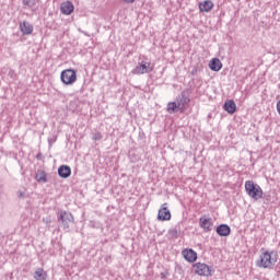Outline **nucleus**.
I'll return each instance as SVG.
<instances>
[{
  "label": "nucleus",
  "mask_w": 280,
  "mask_h": 280,
  "mask_svg": "<svg viewBox=\"0 0 280 280\" xmlns=\"http://www.w3.org/2000/svg\"><path fill=\"white\" fill-rule=\"evenodd\" d=\"M180 110V105H178V102H170L167 104V113H178Z\"/></svg>",
  "instance_id": "20"
},
{
  "label": "nucleus",
  "mask_w": 280,
  "mask_h": 280,
  "mask_svg": "<svg viewBox=\"0 0 280 280\" xmlns=\"http://www.w3.org/2000/svg\"><path fill=\"white\" fill-rule=\"evenodd\" d=\"M43 222H45V224H49L51 222V218L50 217L45 218L43 219Z\"/></svg>",
  "instance_id": "24"
},
{
  "label": "nucleus",
  "mask_w": 280,
  "mask_h": 280,
  "mask_svg": "<svg viewBox=\"0 0 280 280\" xmlns=\"http://www.w3.org/2000/svg\"><path fill=\"white\" fill-rule=\"evenodd\" d=\"M199 10L200 12H211V10H213V2L210 0H206L199 3Z\"/></svg>",
  "instance_id": "16"
},
{
  "label": "nucleus",
  "mask_w": 280,
  "mask_h": 280,
  "mask_svg": "<svg viewBox=\"0 0 280 280\" xmlns=\"http://www.w3.org/2000/svg\"><path fill=\"white\" fill-rule=\"evenodd\" d=\"M25 196H26V191L25 190H19L18 191V198L25 199Z\"/></svg>",
  "instance_id": "23"
},
{
  "label": "nucleus",
  "mask_w": 280,
  "mask_h": 280,
  "mask_svg": "<svg viewBox=\"0 0 280 280\" xmlns=\"http://www.w3.org/2000/svg\"><path fill=\"white\" fill-rule=\"evenodd\" d=\"M199 226L205 233H210V231H213V219L201 217L199 219Z\"/></svg>",
  "instance_id": "6"
},
{
  "label": "nucleus",
  "mask_w": 280,
  "mask_h": 280,
  "mask_svg": "<svg viewBox=\"0 0 280 280\" xmlns=\"http://www.w3.org/2000/svg\"><path fill=\"white\" fill-rule=\"evenodd\" d=\"M73 3L71 1H67V2H63L61 3V7H60V11L62 12V14H71V12H73Z\"/></svg>",
  "instance_id": "15"
},
{
  "label": "nucleus",
  "mask_w": 280,
  "mask_h": 280,
  "mask_svg": "<svg viewBox=\"0 0 280 280\" xmlns=\"http://www.w3.org/2000/svg\"><path fill=\"white\" fill-rule=\"evenodd\" d=\"M189 102H191V100H189V96H187L185 92H183L180 97L177 98L179 110H185V106L189 104Z\"/></svg>",
  "instance_id": "13"
},
{
  "label": "nucleus",
  "mask_w": 280,
  "mask_h": 280,
  "mask_svg": "<svg viewBox=\"0 0 280 280\" xmlns=\"http://www.w3.org/2000/svg\"><path fill=\"white\" fill-rule=\"evenodd\" d=\"M93 141H102V133L95 132L92 137Z\"/></svg>",
  "instance_id": "22"
},
{
  "label": "nucleus",
  "mask_w": 280,
  "mask_h": 280,
  "mask_svg": "<svg viewBox=\"0 0 280 280\" xmlns=\"http://www.w3.org/2000/svg\"><path fill=\"white\" fill-rule=\"evenodd\" d=\"M223 108L229 115H233L237 110V104H235V101L230 100L224 103Z\"/></svg>",
  "instance_id": "12"
},
{
  "label": "nucleus",
  "mask_w": 280,
  "mask_h": 280,
  "mask_svg": "<svg viewBox=\"0 0 280 280\" xmlns=\"http://www.w3.org/2000/svg\"><path fill=\"white\" fill-rule=\"evenodd\" d=\"M125 3H135L136 0H122Z\"/></svg>",
  "instance_id": "25"
},
{
  "label": "nucleus",
  "mask_w": 280,
  "mask_h": 280,
  "mask_svg": "<svg viewBox=\"0 0 280 280\" xmlns=\"http://www.w3.org/2000/svg\"><path fill=\"white\" fill-rule=\"evenodd\" d=\"M35 179L37 183H47V173L45 171L38 170Z\"/></svg>",
  "instance_id": "18"
},
{
  "label": "nucleus",
  "mask_w": 280,
  "mask_h": 280,
  "mask_svg": "<svg viewBox=\"0 0 280 280\" xmlns=\"http://www.w3.org/2000/svg\"><path fill=\"white\" fill-rule=\"evenodd\" d=\"M22 3L26 8H35V5L38 3V0H22Z\"/></svg>",
  "instance_id": "21"
},
{
  "label": "nucleus",
  "mask_w": 280,
  "mask_h": 280,
  "mask_svg": "<svg viewBox=\"0 0 280 280\" xmlns=\"http://www.w3.org/2000/svg\"><path fill=\"white\" fill-rule=\"evenodd\" d=\"M245 191L249 198H253V200H261V198H264L261 186L255 184L253 180L245 182Z\"/></svg>",
  "instance_id": "1"
},
{
  "label": "nucleus",
  "mask_w": 280,
  "mask_h": 280,
  "mask_svg": "<svg viewBox=\"0 0 280 280\" xmlns=\"http://www.w3.org/2000/svg\"><path fill=\"white\" fill-rule=\"evenodd\" d=\"M20 31L22 32V34L24 36H30V34H32V32H34V26H32V24H30V22H22V23H20Z\"/></svg>",
  "instance_id": "11"
},
{
  "label": "nucleus",
  "mask_w": 280,
  "mask_h": 280,
  "mask_svg": "<svg viewBox=\"0 0 280 280\" xmlns=\"http://www.w3.org/2000/svg\"><path fill=\"white\" fill-rule=\"evenodd\" d=\"M58 175L60 178H69V176H71V167L68 165H61L58 168Z\"/></svg>",
  "instance_id": "14"
},
{
  "label": "nucleus",
  "mask_w": 280,
  "mask_h": 280,
  "mask_svg": "<svg viewBox=\"0 0 280 280\" xmlns=\"http://www.w3.org/2000/svg\"><path fill=\"white\" fill-rule=\"evenodd\" d=\"M58 220L61 222L62 229L69 231V224L73 223V214H71V212L61 211Z\"/></svg>",
  "instance_id": "5"
},
{
  "label": "nucleus",
  "mask_w": 280,
  "mask_h": 280,
  "mask_svg": "<svg viewBox=\"0 0 280 280\" xmlns=\"http://www.w3.org/2000/svg\"><path fill=\"white\" fill-rule=\"evenodd\" d=\"M35 280H47V272L43 268H38L34 273Z\"/></svg>",
  "instance_id": "19"
},
{
  "label": "nucleus",
  "mask_w": 280,
  "mask_h": 280,
  "mask_svg": "<svg viewBox=\"0 0 280 280\" xmlns=\"http://www.w3.org/2000/svg\"><path fill=\"white\" fill-rule=\"evenodd\" d=\"M209 68L211 71H220V69H222V61L218 58H213L209 63Z\"/></svg>",
  "instance_id": "17"
},
{
  "label": "nucleus",
  "mask_w": 280,
  "mask_h": 280,
  "mask_svg": "<svg viewBox=\"0 0 280 280\" xmlns=\"http://www.w3.org/2000/svg\"><path fill=\"white\" fill-rule=\"evenodd\" d=\"M217 233L220 237H229L231 235V226L226 224H220L217 228Z\"/></svg>",
  "instance_id": "10"
},
{
  "label": "nucleus",
  "mask_w": 280,
  "mask_h": 280,
  "mask_svg": "<svg viewBox=\"0 0 280 280\" xmlns=\"http://www.w3.org/2000/svg\"><path fill=\"white\" fill-rule=\"evenodd\" d=\"M152 68L150 67V62H141L133 70L132 73L135 75H143V73H150Z\"/></svg>",
  "instance_id": "8"
},
{
  "label": "nucleus",
  "mask_w": 280,
  "mask_h": 280,
  "mask_svg": "<svg viewBox=\"0 0 280 280\" xmlns=\"http://www.w3.org/2000/svg\"><path fill=\"white\" fill-rule=\"evenodd\" d=\"M273 252H265L260 255V259L256 261L258 268H272L277 264V257H272Z\"/></svg>",
  "instance_id": "2"
},
{
  "label": "nucleus",
  "mask_w": 280,
  "mask_h": 280,
  "mask_svg": "<svg viewBox=\"0 0 280 280\" xmlns=\"http://www.w3.org/2000/svg\"><path fill=\"white\" fill-rule=\"evenodd\" d=\"M158 220L165 222L172 220V212L167 209V203H163L158 213Z\"/></svg>",
  "instance_id": "7"
},
{
  "label": "nucleus",
  "mask_w": 280,
  "mask_h": 280,
  "mask_svg": "<svg viewBox=\"0 0 280 280\" xmlns=\"http://www.w3.org/2000/svg\"><path fill=\"white\" fill-rule=\"evenodd\" d=\"M60 80L66 86H71L78 82V72L73 69H66L61 71Z\"/></svg>",
  "instance_id": "3"
},
{
  "label": "nucleus",
  "mask_w": 280,
  "mask_h": 280,
  "mask_svg": "<svg viewBox=\"0 0 280 280\" xmlns=\"http://www.w3.org/2000/svg\"><path fill=\"white\" fill-rule=\"evenodd\" d=\"M195 273L199 277H211V267L205 262H197L194 265Z\"/></svg>",
  "instance_id": "4"
},
{
  "label": "nucleus",
  "mask_w": 280,
  "mask_h": 280,
  "mask_svg": "<svg viewBox=\"0 0 280 280\" xmlns=\"http://www.w3.org/2000/svg\"><path fill=\"white\" fill-rule=\"evenodd\" d=\"M182 255L186 261H189V264H194V261L198 259V254L194 249H184Z\"/></svg>",
  "instance_id": "9"
}]
</instances>
